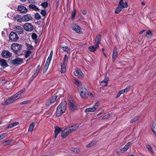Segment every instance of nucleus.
<instances>
[{
  "instance_id": "nucleus-28",
  "label": "nucleus",
  "mask_w": 156,
  "mask_h": 156,
  "mask_svg": "<svg viewBox=\"0 0 156 156\" xmlns=\"http://www.w3.org/2000/svg\"><path fill=\"white\" fill-rule=\"evenodd\" d=\"M131 143L130 142L127 143L123 148L120 149V151L122 152L126 151L129 148V145Z\"/></svg>"
},
{
  "instance_id": "nucleus-4",
  "label": "nucleus",
  "mask_w": 156,
  "mask_h": 156,
  "mask_svg": "<svg viewBox=\"0 0 156 156\" xmlns=\"http://www.w3.org/2000/svg\"><path fill=\"white\" fill-rule=\"evenodd\" d=\"M128 6L127 3L126 2H121L120 3V2H119L118 6L115 10V13L117 14L119 13L123 8H127Z\"/></svg>"
},
{
  "instance_id": "nucleus-49",
  "label": "nucleus",
  "mask_w": 156,
  "mask_h": 156,
  "mask_svg": "<svg viewBox=\"0 0 156 156\" xmlns=\"http://www.w3.org/2000/svg\"><path fill=\"white\" fill-rule=\"evenodd\" d=\"M35 18L36 19L39 20L41 19V17L39 14L37 13L35 14Z\"/></svg>"
},
{
  "instance_id": "nucleus-42",
  "label": "nucleus",
  "mask_w": 156,
  "mask_h": 156,
  "mask_svg": "<svg viewBox=\"0 0 156 156\" xmlns=\"http://www.w3.org/2000/svg\"><path fill=\"white\" fill-rule=\"evenodd\" d=\"M71 150L74 153H79L80 152V150L78 148H71Z\"/></svg>"
},
{
  "instance_id": "nucleus-17",
  "label": "nucleus",
  "mask_w": 156,
  "mask_h": 156,
  "mask_svg": "<svg viewBox=\"0 0 156 156\" xmlns=\"http://www.w3.org/2000/svg\"><path fill=\"white\" fill-rule=\"evenodd\" d=\"M150 127L153 133L156 135V123L152 122L150 124Z\"/></svg>"
},
{
  "instance_id": "nucleus-39",
  "label": "nucleus",
  "mask_w": 156,
  "mask_h": 156,
  "mask_svg": "<svg viewBox=\"0 0 156 156\" xmlns=\"http://www.w3.org/2000/svg\"><path fill=\"white\" fill-rule=\"evenodd\" d=\"M53 54V50H52L51 51L49 55L47 60V61L50 62H51V61L52 59Z\"/></svg>"
},
{
  "instance_id": "nucleus-22",
  "label": "nucleus",
  "mask_w": 156,
  "mask_h": 156,
  "mask_svg": "<svg viewBox=\"0 0 156 156\" xmlns=\"http://www.w3.org/2000/svg\"><path fill=\"white\" fill-rule=\"evenodd\" d=\"M0 65L2 66L3 68H5L8 66L6 62V61L2 59H0Z\"/></svg>"
},
{
  "instance_id": "nucleus-51",
  "label": "nucleus",
  "mask_w": 156,
  "mask_h": 156,
  "mask_svg": "<svg viewBox=\"0 0 156 156\" xmlns=\"http://www.w3.org/2000/svg\"><path fill=\"white\" fill-rule=\"evenodd\" d=\"M110 114L109 113H108L105 115V116H103L102 118V119H107L110 117Z\"/></svg>"
},
{
  "instance_id": "nucleus-31",
  "label": "nucleus",
  "mask_w": 156,
  "mask_h": 156,
  "mask_svg": "<svg viewBox=\"0 0 156 156\" xmlns=\"http://www.w3.org/2000/svg\"><path fill=\"white\" fill-rule=\"evenodd\" d=\"M108 78H106L104 80L102 81L101 83L100 84L102 87H105L107 86L108 82Z\"/></svg>"
},
{
  "instance_id": "nucleus-10",
  "label": "nucleus",
  "mask_w": 156,
  "mask_h": 156,
  "mask_svg": "<svg viewBox=\"0 0 156 156\" xmlns=\"http://www.w3.org/2000/svg\"><path fill=\"white\" fill-rule=\"evenodd\" d=\"M23 27L27 31H32L34 29V26L29 23H26L24 25Z\"/></svg>"
},
{
  "instance_id": "nucleus-53",
  "label": "nucleus",
  "mask_w": 156,
  "mask_h": 156,
  "mask_svg": "<svg viewBox=\"0 0 156 156\" xmlns=\"http://www.w3.org/2000/svg\"><path fill=\"white\" fill-rule=\"evenodd\" d=\"M26 46L27 47L28 49L30 50L32 49V46L28 43H26Z\"/></svg>"
},
{
  "instance_id": "nucleus-52",
  "label": "nucleus",
  "mask_w": 156,
  "mask_h": 156,
  "mask_svg": "<svg viewBox=\"0 0 156 156\" xmlns=\"http://www.w3.org/2000/svg\"><path fill=\"white\" fill-rule=\"evenodd\" d=\"M48 4L47 2H44L41 4V5L44 7H46L48 6Z\"/></svg>"
},
{
  "instance_id": "nucleus-3",
  "label": "nucleus",
  "mask_w": 156,
  "mask_h": 156,
  "mask_svg": "<svg viewBox=\"0 0 156 156\" xmlns=\"http://www.w3.org/2000/svg\"><path fill=\"white\" fill-rule=\"evenodd\" d=\"M79 92L81 97L85 98L88 95V91L84 86H81L78 88Z\"/></svg>"
},
{
  "instance_id": "nucleus-2",
  "label": "nucleus",
  "mask_w": 156,
  "mask_h": 156,
  "mask_svg": "<svg viewBox=\"0 0 156 156\" xmlns=\"http://www.w3.org/2000/svg\"><path fill=\"white\" fill-rule=\"evenodd\" d=\"M100 35L97 36L95 39V45L91 46L88 48V50L91 51L93 52L95 51L98 47L100 43V40L101 39Z\"/></svg>"
},
{
  "instance_id": "nucleus-1",
  "label": "nucleus",
  "mask_w": 156,
  "mask_h": 156,
  "mask_svg": "<svg viewBox=\"0 0 156 156\" xmlns=\"http://www.w3.org/2000/svg\"><path fill=\"white\" fill-rule=\"evenodd\" d=\"M66 102L64 101L58 106L56 113L57 116H60L65 112L66 108Z\"/></svg>"
},
{
  "instance_id": "nucleus-23",
  "label": "nucleus",
  "mask_w": 156,
  "mask_h": 156,
  "mask_svg": "<svg viewBox=\"0 0 156 156\" xmlns=\"http://www.w3.org/2000/svg\"><path fill=\"white\" fill-rule=\"evenodd\" d=\"M14 29L15 31L18 34H21L23 33V30L20 26H16L15 28Z\"/></svg>"
},
{
  "instance_id": "nucleus-7",
  "label": "nucleus",
  "mask_w": 156,
  "mask_h": 156,
  "mask_svg": "<svg viewBox=\"0 0 156 156\" xmlns=\"http://www.w3.org/2000/svg\"><path fill=\"white\" fill-rule=\"evenodd\" d=\"M99 105L100 103L99 101H97L96 102L93 107L92 108H89L86 109L85 111V112H94L98 108Z\"/></svg>"
},
{
  "instance_id": "nucleus-9",
  "label": "nucleus",
  "mask_w": 156,
  "mask_h": 156,
  "mask_svg": "<svg viewBox=\"0 0 156 156\" xmlns=\"http://www.w3.org/2000/svg\"><path fill=\"white\" fill-rule=\"evenodd\" d=\"M57 97V96L56 95L53 96L47 100L46 102V105H49L53 103L56 101Z\"/></svg>"
},
{
  "instance_id": "nucleus-19",
  "label": "nucleus",
  "mask_w": 156,
  "mask_h": 156,
  "mask_svg": "<svg viewBox=\"0 0 156 156\" xmlns=\"http://www.w3.org/2000/svg\"><path fill=\"white\" fill-rule=\"evenodd\" d=\"M23 62V60L22 59L17 58H16L12 61V63L15 65H18L22 63Z\"/></svg>"
},
{
  "instance_id": "nucleus-38",
  "label": "nucleus",
  "mask_w": 156,
  "mask_h": 156,
  "mask_svg": "<svg viewBox=\"0 0 156 156\" xmlns=\"http://www.w3.org/2000/svg\"><path fill=\"white\" fill-rule=\"evenodd\" d=\"M125 93V91L124 90V89L122 90H119L118 93L117 94L116 96L115 97V98H119L121 95L124 93Z\"/></svg>"
},
{
  "instance_id": "nucleus-55",
  "label": "nucleus",
  "mask_w": 156,
  "mask_h": 156,
  "mask_svg": "<svg viewBox=\"0 0 156 156\" xmlns=\"http://www.w3.org/2000/svg\"><path fill=\"white\" fill-rule=\"evenodd\" d=\"M32 38L34 39H36L37 37V36L35 33H33L32 35Z\"/></svg>"
},
{
  "instance_id": "nucleus-61",
  "label": "nucleus",
  "mask_w": 156,
  "mask_h": 156,
  "mask_svg": "<svg viewBox=\"0 0 156 156\" xmlns=\"http://www.w3.org/2000/svg\"><path fill=\"white\" fill-rule=\"evenodd\" d=\"M103 111H102L101 112L98 113L97 115L98 116H99L100 115H101V114H102L103 113Z\"/></svg>"
},
{
  "instance_id": "nucleus-27",
  "label": "nucleus",
  "mask_w": 156,
  "mask_h": 156,
  "mask_svg": "<svg viewBox=\"0 0 156 156\" xmlns=\"http://www.w3.org/2000/svg\"><path fill=\"white\" fill-rule=\"evenodd\" d=\"M61 131V129L59 127L56 126L55 127V138H56L59 133Z\"/></svg>"
},
{
  "instance_id": "nucleus-48",
  "label": "nucleus",
  "mask_w": 156,
  "mask_h": 156,
  "mask_svg": "<svg viewBox=\"0 0 156 156\" xmlns=\"http://www.w3.org/2000/svg\"><path fill=\"white\" fill-rule=\"evenodd\" d=\"M76 11L74 9V10H73V12L72 13V20H73V19L75 18V15H76Z\"/></svg>"
},
{
  "instance_id": "nucleus-54",
  "label": "nucleus",
  "mask_w": 156,
  "mask_h": 156,
  "mask_svg": "<svg viewBox=\"0 0 156 156\" xmlns=\"http://www.w3.org/2000/svg\"><path fill=\"white\" fill-rule=\"evenodd\" d=\"M41 13L43 16H44L46 14V11L44 10H42L41 11Z\"/></svg>"
},
{
  "instance_id": "nucleus-6",
  "label": "nucleus",
  "mask_w": 156,
  "mask_h": 156,
  "mask_svg": "<svg viewBox=\"0 0 156 156\" xmlns=\"http://www.w3.org/2000/svg\"><path fill=\"white\" fill-rule=\"evenodd\" d=\"M25 92V89H23L21 90H20L15 94L11 97L14 101H15L16 100L20 98Z\"/></svg>"
},
{
  "instance_id": "nucleus-35",
  "label": "nucleus",
  "mask_w": 156,
  "mask_h": 156,
  "mask_svg": "<svg viewBox=\"0 0 156 156\" xmlns=\"http://www.w3.org/2000/svg\"><path fill=\"white\" fill-rule=\"evenodd\" d=\"M50 62H48L46 61V62L45 63V64L44 65V72H46L47 71V70L49 66L50 65Z\"/></svg>"
},
{
  "instance_id": "nucleus-56",
  "label": "nucleus",
  "mask_w": 156,
  "mask_h": 156,
  "mask_svg": "<svg viewBox=\"0 0 156 156\" xmlns=\"http://www.w3.org/2000/svg\"><path fill=\"white\" fill-rule=\"evenodd\" d=\"M14 127L12 123L9 124L7 125V128H10Z\"/></svg>"
},
{
  "instance_id": "nucleus-62",
  "label": "nucleus",
  "mask_w": 156,
  "mask_h": 156,
  "mask_svg": "<svg viewBox=\"0 0 156 156\" xmlns=\"http://www.w3.org/2000/svg\"><path fill=\"white\" fill-rule=\"evenodd\" d=\"M103 54H104V56L105 57L107 58V56L106 55V54H105V53L104 51H103Z\"/></svg>"
},
{
  "instance_id": "nucleus-58",
  "label": "nucleus",
  "mask_w": 156,
  "mask_h": 156,
  "mask_svg": "<svg viewBox=\"0 0 156 156\" xmlns=\"http://www.w3.org/2000/svg\"><path fill=\"white\" fill-rule=\"evenodd\" d=\"M145 31V30H142L140 31L139 33L140 34H142Z\"/></svg>"
},
{
  "instance_id": "nucleus-24",
  "label": "nucleus",
  "mask_w": 156,
  "mask_h": 156,
  "mask_svg": "<svg viewBox=\"0 0 156 156\" xmlns=\"http://www.w3.org/2000/svg\"><path fill=\"white\" fill-rule=\"evenodd\" d=\"M14 102V100L11 97L8 99H6L4 103H2V105H6L7 104L12 103Z\"/></svg>"
},
{
  "instance_id": "nucleus-29",
  "label": "nucleus",
  "mask_w": 156,
  "mask_h": 156,
  "mask_svg": "<svg viewBox=\"0 0 156 156\" xmlns=\"http://www.w3.org/2000/svg\"><path fill=\"white\" fill-rule=\"evenodd\" d=\"M67 64L64 63H62L61 64V73H64L66 72V68Z\"/></svg>"
},
{
  "instance_id": "nucleus-50",
  "label": "nucleus",
  "mask_w": 156,
  "mask_h": 156,
  "mask_svg": "<svg viewBox=\"0 0 156 156\" xmlns=\"http://www.w3.org/2000/svg\"><path fill=\"white\" fill-rule=\"evenodd\" d=\"M40 70V66H38L37 67V69L36 70V73H35L34 75L35 76H36Z\"/></svg>"
},
{
  "instance_id": "nucleus-15",
  "label": "nucleus",
  "mask_w": 156,
  "mask_h": 156,
  "mask_svg": "<svg viewBox=\"0 0 156 156\" xmlns=\"http://www.w3.org/2000/svg\"><path fill=\"white\" fill-rule=\"evenodd\" d=\"M79 126V124H76L74 125L69 127L66 129L69 131V133H70L73 131L77 129Z\"/></svg>"
},
{
  "instance_id": "nucleus-25",
  "label": "nucleus",
  "mask_w": 156,
  "mask_h": 156,
  "mask_svg": "<svg viewBox=\"0 0 156 156\" xmlns=\"http://www.w3.org/2000/svg\"><path fill=\"white\" fill-rule=\"evenodd\" d=\"M69 133L67 129H66L62 132L61 136L63 138H66Z\"/></svg>"
},
{
  "instance_id": "nucleus-11",
  "label": "nucleus",
  "mask_w": 156,
  "mask_h": 156,
  "mask_svg": "<svg viewBox=\"0 0 156 156\" xmlns=\"http://www.w3.org/2000/svg\"><path fill=\"white\" fill-rule=\"evenodd\" d=\"M9 38L10 40L13 41H16L18 40L19 37L16 33L11 32L10 34Z\"/></svg>"
},
{
  "instance_id": "nucleus-41",
  "label": "nucleus",
  "mask_w": 156,
  "mask_h": 156,
  "mask_svg": "<svg viewBox=\"0 0 156 156\" xmlns=\"http://www.w3.org/2000/svg\"><path fill=\"white\" fill-rule=\"evenodd\" d=\"M7 135L8 133H2L0 135V140L6 136Z\"/></svg>"
},
{
  "instance_id": "nucleus-16",
  "label": "nucleus",
  "mask_w": 156,
  "mask_h": 156,
  "mask_svg": "<svg viewBox=\"0 0 156 156\" xmlns=\"http://www.w3.org/2000/svg\"><path fill=\"white\" fill-rule=\"evenodd\" d=\"M32 17L29 14H26L23 16L21 18V20L25 22H27L31 20Z\"/></svg>"
},
{
  "instance_id": "nucleus-8",
  "label": "nucleus",
  "mask_w": 156,
  "mask_h": 156,
  "mask_svg": "<svg viewBox=\"0 0 156 156\" xmlns=\"http://www.w3.org/2000/svg\"><path fill=\"white\" fill-rule=\"evenodd\" d=\"M22 48V46L17 43H13L11 46V49L15 52L20 50Z\"/></svg>"
},
{
  "instance_id": "nucleus-43",
  "label": "nucleus",
  "mask_w": 156,
  "mask_h": 156,
  "mask_svg": "<svg viewBox=\"0 0 156 156\" xmlns=\"http://www.w3.org/2000/svg\"><path fill=\"white\" fill-rule=\"evenodd\" d=\"M68 60V57L66 55H65L63 59V63L67 64V62Z\"/></svg>"
},
{
  "instance_id": "nucleus-59",
  "label": "nucleus",
  "mask_w": 156,
  "mask_h": 156,
  "mask_svg": "<svg viewBox=\"0 0 156 156\" xmlns=\"http://www.w3.org/2000/svg\"><path fill=\"white\" fill-rule=\"evenodd\" d=\"M88 95H90V96H91L92 97H94L93 94L91 93H88Z\"/></svg>"
},
{
  "instance_id": "nucleus-20",
  "label": "nucleus",
  "mask_w": 156,
  "mask_h": 156,
  "mask_svg": "<svg viewBox=\"0 0 156 156\" xmlns=\"http://www.w3.org/2000/svg\"><path fill=\"white\" fill-rule=\"evenodd\" d=\"M72 29L77 33H80L81 31V28L76 25H74L72 27Z\"/></svg>"
},
{
  "instance_id": "nucleus-34",
  "label": "nucleus",
  "mask_w": 156,
  "mask_h": 156,
  "mask_svg": "<svg viewBox=\"0 0 156 156\" xmlns=\"http://www.w3.org/2000/svg\"><path fill=\"white\" fill-rule=\"evenodd\" d=\"M61 48L64 51L67 52L68 54L70 53V49L68 47H61Z\"/></svg>"
},
{
  "instance_id": "nucleus-45",
  "label": "nucleus",
  "mask_w": 156,
  "mask_h": 156,
  "mask_svg": "<svg viewBox=\"0 0 156 156\" xmlns=\"http://www.w3.org/2000/svg\"><path fill=\"white\" fill-rule=\"evenodd\" d=\"M30 101L28 100V101H23V102H21L20 103V105H24V104H26L28 103H30Z\"/></svg>"
},
{
  "instance_id": "nucleus-14",
  "label": "nucleus",
  "mask_w": 156,
  "mask_h": 156,
  "mask_svg": "<svg viewBox=\"0 0 156 156\" xmlns=\"http://www.w3.org/2000/svg\"><path fill=\"white\" fill-rule=\"evenodd\" d=\"M18 10L21 13L23 14L26 13L27 12V9L23 5L18 6Z\"/></svg>"
},
{
  "instance_id": "nucleus-37",
  "label": "nucleus",
  "mask_w": 156,
  "mask_h": 156,
  "mask_svg": "<svg viewBox=\"0 0 156 156\" xmlns=\"http://www.w3.org/2000/svg\"><path fill=\"white\" fill-rule=\"evenodd\" d=\"M140 118V116L139 115H137L135 116L130 121V122L132 123H133L134 122L138 120Z\"/></svg>"
},
{
  "instance_id": "nucleus-5",
  "label": "nucleus",
  "mask_w": 156,
  "mask_h": 156,
  "mask_svg": "<svg viewBox=\"0 0 156 156\" xmlns=\"http://www.w3.org/2000/svg\"><path fill=\"white\" fill-rule=\"evenodd\" d=\"M25 92V89H23L21 90H20L15 94L11 97L14 101H15L16 100L20 98Z\"/></svg>"
},
{
  "instance_id": "nucleus-64",
  "label": "nucleus",
  "mask_w": 156,
  "mask_h": 156,
  "mask_svg": "<svg viewBox=\"0 0 156 156\" xmlns=\"http://www.w3.org/2000/svg\"><path fill=\"white\" fill-rule=\"evenodd\" d=\"M142 4L143 5H145V4L144 3V2H142Z\"/></svg>"
},
{
  "instance_id": "nucleus-33",
  "label": "nucleus",
  "mask_w": 156,
  "mask_h": 156,
  "mask_svg": "<svg viewBox=\"0 0 156 156\" xmlns=\"http://www.w3.org/2000/svg\"><path fill=\"white\" fill-rule=\"evenodd\" d=\"M29 7L30 9H32L33 10L38 11L39 10V9L37 8L35 5L31 4L29 5Z\"/></svg>"
},
{
  "instance_id": "nucleus-44",
  "label": "nucleus",
  "mask_w": 156,
  "mask_h": 156,
  "mask_svg": "<svg viewBox=\"0 0 156 156\" xmlns=\"http://www.w3.org/2000/svg\"><path fill=\"white\" fill-rule=\"evenodd\" d=\"M32 52L29 51H27L26 52L25 57H28L31 54Z\"/></svg>"
},
{
  "instance_id": "nucleus-21",
  "label": "nucleus",
  "mask_w": 156,
  "mask_h": 156,
  "mask_svg": "<svg viewBox=\"0 0 156 156\" xmlns=\"http://www.w3.org/2000/svg\"><path fill=\"white\" fill-rule=\"evenodd\" d=\"M118 55V52L117 50V48L115 47L113 50L112 54V60L114 62L116 59Z\"/></svg>"
},
{
  "instance_id": "nucleus-32",
  "label": "nucleus",
  "mask_w": 156,
  "mask_h": 156,
  "mask_svg": "<svg viewBox=\"0 0 156 156\" xmlns=\"http://www.w3.org/2000/svg\"><path fill=\"white\" fill-rule=\"evenodd\" d=\"M35 123L34 122L31 123V124H30L29 128L28 129V132H32L33 130L34 127L35 126Z\"/></svg>"
},
{
  "instance_id": "nucleus-30",
  "label": "nucleus",
  "mask_w": 156,
  "mask_h": 156,
  "mask_svg": "<svg viewBox=\"0 0 156 156\" xmlns=\"http://www.w3.org/2000/svg\"><path fill=\"white\" fill-rule=\"evenodd\" d=\"M73 83L74 84L78 87H81L82 86V83L80 81L76 79L73 80Z\"/></svg>"
},
{
  "instance_id": "nucleus-60",
  "label": "nucleus",
  "mask_w": 156,
  "mask_h": 156,
  "mask_svg": "<svg viewBox=\"0 0 156 156\" xmlns=\"http://www.w3.org/2000/svg\"><path fill=\"white\" fill-rule=\"evenodd\" d=\"M82 13L83 15H85L86 14V11L84 10H83L82 11Z\"/></svg>"
},
{
  "instance_id": "nucleus-57",
  "label": "nucleus",
  "mask_w": 156,
  "mask_h": 156,
  "mask_svg": "<svg viewBox=\"0 0 156 156\" xmlns=\"http://www.w3.org/2000/svg\"><path fill=\"white\" fill-rule=\"evenodd\" d=\"M13 125V126H16L18 125L19 124V122H15L12 123Z\"/></svg>"
},
{
  "instance_id": "nucleus-26",
  "label": "nucleus",
  "mask_w": 156,
  "mask_h": 156,
  "mask_svg": "<svg viewBox=\"0 0 156 156\" xmlns=\"http://www.w3.org/2000/svg\"><path fill=\"white\" fill-rule=\"evenodd\" d=\"M145 146L150 154H154V151L151 146L148 144H146Z\"/></svg>"
},
{
  "instance_id": "nucleus-40",
  "label": "nucleus",
  "mask_w": 156,
  "mask_h": 156,
  "mask_svg": "<svg viewBox=\"0 0 156 156\" xmlns=\"http://www.w3.org/2000/svg\"><path fill=\"white\" fill-rule=\"evenodd\" d=\"M153 34L150 31H147L146 33V37L149 38L152 36Z\"/></svg>"
},
{
  "instance_id": "nucleus-47",
  "label": "nucleus",
  "mask_w": 156,
  "mask_h": 156,
  "mask_svg": "<svg viewBox=\"0 0 156 156\" xmlns=\"http://www.w3.org/2000/svg\"><path fill=\"white\" fill-rule=\"evenodd\" d=\"M12 140H7L5 141L4 142H3V144L4 145H6L8 144L11 142Z\"/></svg>"
},
{
  "instance_id": "nucleus-63",
  "label": "nucleus",
  "mask_w": 156,
  "mask_h": 156,
  "mask_svg": "<svg viewBox=\"0 0 156 156\" xmlns=\"http://www.w3.org/2000/svg\"><path fill=\"white\" fill-rule=\"evenodd\" d=\"M123 0H120L119 1V2H120V3H121V2H123Z\"/></svg>"
},
{
  "instance_id": "nucleus-46",
  "label": "nucleus",
  "mask_w": 156,
  "mask_h": 156,
  "mask_svg": "<svg viewBox=\"0 0 156 156\" xmlns=\"http://www.w3.org/2000/svg\"><path fill=\"white\" fill-rule=\"evenodd\" d=\"M131 87V86H127L126 88L124 89V90L125 91V92H127L130 90V88Z\"/></svg>"
},
{
  "instance_id": "nucleus-12",
  "label": "nucleus",
  "mask_w": 156,
  "mask_h": 156,
  "mask_svg": "<svg viewBox=\"0 0 156 156\" xmlns=\"http://www.w3.org/2000/svg\"><path fill=\"white\" fill-rule=\"evenodd\" d=\"M69 108L72 111H73L76 109L77 108V105L72 100H70L69 101Z\"/></svg>"
},
{
  "instance_id": "nucleus-18",
  "label": "nucleus",
  "mask_w": 156,
  "mask_h": 156,
  "mask_svg": "<svg viewBox=\"0 0 156 156\" xmlns=\"http://www.w3.org/2000/svg\"><path fill=\"white\" fill-rule=\"evenodd\" d=\"M74 75L77 76L80 78H82L83 76V74L82 71L80 70L75 71L74 72Z\"/></svg>"
},
{
  "instance_id": "nucleus-36",
  "label": "nucleus",
  "mask_w": 156,
  "mask_h": 156,
  "mask_svg": "<svg viewBox=\"0 0 156 156\" xmlns=\"http://www.w3.org/2000/svg\"><path fill=\"white\" fill-rule=\"evenodd\" d=\"M97 142V140H95L91 142L89 144L87 145L86 146V147H91L94 145H95Z\"/></svg>"
},
{
  "instance_id": "nucleus-13",
  "label": "nucleus",
  "mask_w": 156,
  "mask_h": 156,
  "mask_svg": "<svg viewBox=\"0 0 156 156\" xmlns=\"http://www.w3.org/2000/svg\"><path fill=\"white\" fill-rule=\"evenodd\" d=\"M1 55L4 58H7L11 56L12 53L8 51L4 50L2 52Z\"/></svg>"
}]
</instances>
